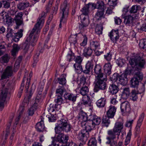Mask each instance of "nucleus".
<instances>
[{
  "label": "nucleus",
  "mask_w": 146,
  "mask_h": 146,
  "mask_svg": "<svg viewBox=\"0 0 146 146\" xmlns=\"http://www.w3.org/2000/svg\"><path fill=\"white\" fill-rule=\"evenodd\" d=\"M72 129V126L67 120L61 119L58 121L55 128L56 133L59 134L55 139L56 141L58 143H66L69 139V136L62 133V131L66 133L70 132Z\"/></svg>",
  "instance_id": "nucleus-1"
},
{
  "label": "nucleus",
  "mask_w": 146,
  "mask_h": 146,
  "mask_svg": "<svg viewBox=\"0 0 146 146\" xmlns=\"http://www.w3.org/2000/svg\"><path fill=\"white\" fill-rule=\"evenodd\" d=\"M95 73L97 75L95 81L94 91L98 92L99 90H104L107 87L106 81L107 78L105 74L102 72V67L98 64L96 65L94 69Z\"/></svg>",
  "instance_id": "nucleus-2"
},
{
  "label": "nucleus",
  "mask_w": 146,
  "mask_h": 146,
  "mask_svg": "<svg viewBox=\"0 0 146 146\" xmlns=\"http://www.w3.org/2000/svg\"><path fill=\"white\" fill-rule=\"evenodd\" d=\"M123 127V123L122 122H116L113 130H109L108 131L109 136L106 137L107 141L106 143L109 145V146H117V142L114 140L115 138L116 135L118 136L117 139H118L119 135H120Z\"/></svg>",
  "instance_id": "nucleus-3"
},
{
  "label": "nucleus",
  "mask_w": 146,
  "mask_h": 146,
  "mask_svg": "<svg viewBox=\"0 0 146 146\" xmlns=\"http://www.w3.org/2000/svg\"><path fill=\"white\" fill-rule=\"evenodd\" d=\"M38 34L36 33L34 28L33 29L29 36L27 38L25 42L22 44V48L25 52H26L27 51L30 44L33 47L35 46L38 38Z\"/></svg>",
  "instance_id": "nucleus-4"
},
{
  "label": "nucleus",
  "mask_w": 146,
  "mask_h": 146,
  "mask_svg": "<svg viewBox=\"0 0 146 146\" xmlns=\"http://www.w3.org/2000/svg\"><path fill=\"white\" fill-rule=\"evenodd\" d=\"M128 67L122 74L119 75L117 73H114L110 77L111 80L113 83L118 85L120 84L123 86H125L128 83Z\"/></svg>",
  "instance_id": "nucleus-5"
},
{
  "label": "nucleus",
  "mask_w": 146,
  "mask_h": 146,
  "mask_svg": "<svg viewBox=\"0 0 146 146\" xmlns=\"http://www.w3.org/2000/svg\"><path fill=\"white\" fill-rule=\"evenodd\" d=\"M93 9L96 8L98 9L96 15L95 17L97 19H99L102 17L104 13L105 7L104 4L102 1H98L96 4H95Z\"/></svg>",
  "instance_id": "nucleus-6"
},
{
  "label": "nucleus",
  "mask_w": 146,
  "mask_h": 146,
  "mask_svg": "<svg viewBox=\"0 0 146 146\" xmlns=\"http://www.w3.org/2000/svg\"><path fill=\"white\" fill-rule=\"evenodd\" d=\"M46 13L44 12L42 13L40 15L39 18L37 20V23L35 25L34 27L35 29L36 33L39 34L40 32V30L42 28L44 23V18L46 16Z\"/></svg>",
  "instance_id": "nucleus-7"
},
{
  "label": "nucleus",
  "mask_w": 146,
  "mask_h": 146,
  "mask_svg": "<svg viewBox=\"0 0 146 146\" xmlns=\"http://www.w3.org/2000/svg\"><path fill=\"white\" fill-rule=\"evenodd\" d=\"M129 63L132 67L137 66L141 68L143 67L145 64V60L141 58L139 56L135 57L131 59Z\"/></svg>",
  "instance_id": "nucleus-8"
},
{
  "label": "nucleus",
  "mask_w": 146,
  "mask_h": 146,
  "mask_svg": "<svg viewBox=\"0 0 146 146\" xmlns=\"http://www.w3.org/2000/svg\"><path fill=\"white\" fill-rule=\"evenodd\" d=\"M23 30L20 29L19 31L16 33H7L6 35V37L8 38H12V39L17 42L18 41L19 38H21L23 36Z\"/></svg>",
  "instance_id": "nucleus-9"
},
{
  "label": "nucleus",
  "mask_w": 146,
  "mask_h": 146,
  "mask_svg": "<svg viewBox=\"0 0 146 146\" xmlns=\"http://www.w3.org/2000/svg\"><path fill=\"white\" fill-rule=\"evenodd\" d=\"M62 11H60V13L61 15V17L60 21V24L59 25L60 28L62 27V23H64L66 21V19L68 16L69 12H68V8H65V7L62 6Z\"/></svg>",
  "instance_id": "nucleus-10"
},
{
  "label": "nucleus",
  "mask_w": 146,
  "mask_h": 146,
  "mask_svg": "<svg viewBox=\"0 0 146 146\" xmlns=\"http://www.w3.org/2000/svg\"><path fill=\"white\" fill-rule=\"evenodd\" d=\"M8 92V89L6 88H3L0 95V107L1 108L4 107V103L5 101Z\"/></svg>",
  "instance_id": "nucleus-11"
},
{
  "label": "nucleus",
  "mask_w": 146,
  "mask_h": 146,
  "mask_svg": "<svg viewBox=\"0 0 146 146\" xmlns=\"http://www.w3.org/2000/svg\"><path fill=\"white\" fill-rule=\"evenodd\" d=\"M81 125L82 127L85 129L86 132H88L94 129L95 127L94 125L93 124L92 120L90 119L86 121H82Z\"/></svg>",
  "instance_id": "nucleus-12"
},
{
  "label": "nucleus",
  "mask_w": 146,
  "mask_h": 146,
  "mask_svg": "<svg viewBox=\"0 0 146 146\" xmlns=\"http://www.w3.org/2000/svg\"><path fill=\"white\" fill-rule=\"evenodd\" d=\"M13 73L12 67L9 66H7L1 76V80H3L9 78L12 76Z\"/></svg>",
  "instance_id": "nucleus-13"
},
{
  "label": "nucleus",
  "mask_w": 146,
  "mask_h": 146,
  "mask_svg": "<svg viewBox=\"0 0 146 146\" xmlns=\"http://www.w3.org/2000/svg\"><path fill=\"white\" fill-rule=\"evenodd\" d=\"M23 13L22 12H19L15 15L14 20L17 25L16 29L19 28V26L23 24V18L22 17Z\"/></svg>",
  "instance_id": "nucleus-14"
},
{
  "label": "nucleus",
  "mask_w": 146,
  "mask_h": 146,
  "mask_svg": "<svg viewBox=\"0 0 146 146\" xmlns=\"http://www.w3.org/2000/svg\"><path fill=\"white\" fill-rule=\"evenodd\" d=\"M95 5L94 3H89L84 7L82 9V14L80 16V18H83L84 15H87L89 13V9L91 8L92 9H93L94 6Z\"/></svg>",
  "instance_id": "nucleus-15"
},
{
  "label": "nucleus",
  "mask_w": 146,
  "mask_h": 146,
  "mask_svg": "<svg viewBox=\"0 0 146 146\" xmlns=\"http://www.w3.org/2000/svg\"><path fill=\"white\" fill-rule=\"evenodd\" d=\"M144 116L145 114L144 113H142L139 116L135 127V134L136 135H138L140 133V128Z\"/></svg>",
  "instance_id": "nucleus-16"
},
{
  "label": "nucleus",
  "mask_w": 146,
  "mask_h": 146,
  "mask_svg": "<svg viewBox=\"0 0 146 146\" xmlns=\"http://www.w3.org/2000/svg\"><path fill=\"white\" fill-rule=\"evenodd\" d=\"M118 30H112L109 33V36L113 42H115L119 38Z\"/></svg>",
  "instance_id": "nucleus-17"
},
{
  "label": "nucleus",
  "mask_w": 146,
  "mask_h": 146,
  "mask_svg": "<svg viewBox=\"0 0 146 146\" xmlns=\"http://www.w3.org/2000/svg\"><path fill=\"white\" fill-rule=\"evenodd\" d=\"M116 109V108L114 106H110L109 107V109L106 112L107 116L110 118H113L115 115Z\"/></svg>",
  "instance_id": "nucleus-18"
},
{
  "label": "nucleus",
  "mask_w": 146,
  "mask_h": 146,
  "mask_svg": "<svg viewBox=\"0 0 146 146\" xmlns=\"http://www.w3.org/2000/svg\"><path fill=\"white\" fill-rule=\"evenodd\" d=\"M81 20V23L79 26V29L81 30H83L85 28L88 27L89 23V21L88 19H86L85 17H84L82 19V18H80Z\"/></svg>",
  "instance_id": "nucleus-19"
},
{
  "label": "nucleus",
  "mask_w": 146,
  "mask_h": 146,
  "mask_svg": "<svg viewBox=\"0 0 146 146\" xmlns=\"http://www.w3.org/2000/svg\"><path fill=\"white\" fill-rule=\"evenodd\" d=\"M29 3L27 1L20 2L17 5V8L20 10H23L28 7L30 5Z\"/></svg>",
  "instance_id": "nucleus-20"
},
{
  "label": "nucleus",
  "mask_w": 146,
  "mask_h": 146,
  "mask_svg": "<svg viewBox=\"0 0 146 146\" xmlns=\"http://www.w3.org/2000/svg\"><path fill=\"white\" fill-rule=\"evenodd\" d=\"M90 119L92 120L94 126L96 125H98L100 124L101 121V119L100 117L97 116L94 114H91L89 116Z\"/></svg>",
  "instance_id": "nucleus-21"
},
{
  "label": "nucleus",
  "mask_w": 146,
  "mask_h": 146,
  "mask_svg": "<svg viewBox=\"0 0 146 146\" xmlns=\"http://www.w3.org/2000/svg\"><path fill=\"white\" fill-rule=\"evenodd\" d=\"M112 66L110 63L108 62L106 63L104 66V73L106 74V76H109L111 73Z\"/></svg>",
  "instance_id": "nucleus-22"
},
{
  "label": "nucleus",
  "mask_w": 146,
  "mask_h": 146,
  "mask_svg": "<svg viewBox=\"0 0 146 146\" xmlns=\"http://www.w3.org/2000/svg\"><path fill=\"white\" fill-rule=\"evenodd\" d=\"M64 98L73 102H75L76 100L77 96L72 94L66 93L64 95Z\"/></svg>",
  "instance_id": "nucleus-23"
},
{
  "label": "nucleus",
  "mask_w": 146,
  "mask_h": 146,
  "mask_svg": "<svg viewBox=\"0 0 146 146\" xmlns=\"http://www.w3.org/2000/svg\"><path fill=\"white\" fill-rule=\"evenodd\" d=\"M88 134L85 130H82L79 133L78 138L82 142L85 141L87 139Z\"/></svg>",
  "instance_id": "nucleus-24"
},
{
  "label": "nucleus",
  "mask_w": 146,
  "mask_h": 146,
  "mask_svg": "<svg viewBox=\"0 0 146 146\" xmlns=\"http://www.w3.org/2000/svg\"><path fill=\"white\" fill-rule=\"evenodd\" d=\"M35 127L37 130L38 132H42L44 131L45 127L42 117H41L40 121L36 124Z\"/></svg>",
  "instance_id": "nucleus-25"
},
{
  "label": "nucleus",
  "mask_w": 146,
  "mask_h": 146,
  "mask_svg": "<svg viewBox=\"0 0 146 146\" xmlns=\"http://www.w3.org/2000/svg\"><path fill=\"white\" fill-rule=\"evenodd\" d=\"M128 106V102L126 101L122 103L120 105L121 111L123 115H127V109Z\"/></svg>",
  "instance_id": "nucleus-26"
},
{
  "label": "nucleus",
  "mask_w": 146,
  "mask_h": 146,
  "mask_svg": "<svg viewBox=\"0 0 146 146\" xmlns=\"http://www.w3.org/2000/svg\"><path fill=\"white\" fill-rule=\"evenodd\" d=\"M116 84L110 85L109 87V92L112 94H116L118 91L119 88L118 85H116Z\"/></svg>",
  "instance_id": "nucleus-27"
},
{
  "label": "nucleus",
  "mask_w": 146,
  "mask_h": 146,
  "mask_svg": "<svg viewBox=\"0 0 146 146\" xmlns=\"http://www.w3.org/2000/svg\"><path fill=\"white\" fill-rule=\"evenodd\" d=\"M106 103V99L104 98H101L98 100L96 102L97 106L99 108H102L104 107Z\"/></svg>",
  "instance_id": "nucleus-28"
},
{
  "label": "nucleus",
  "mask_w": 146,
  "mask_h": 146,
  "mask_svg": "<svg viewBox=\"0 0 146 146\" xmlns=\"http://www.w3.org/2000/svg\"><path fill=\"white\" fill-rule=\"evenodd\" d=\"M122 17L124 19V23L126 25L128 23V7H126L123 8Z\"/></svg>",
  "instance_id": "nucleus-29"
},
{
  "label": "nucleus",
  "mask_w": 146,
  "mask_h": 146,
  "mask_svg": "<svg viewBox=\"0 0 146 146\" xmlns=\"http://www.w3.org/2000/svg\"><path fill=\"white\" fill-rule=\"evenodd\" d=\"M90 48L92 50H95L100 48V44L99 42L97 41L91 40L90 41Z\"/></svg>",
  "instance_id": "nucleus-30"
},
{
  "label": "nucleus",
  "mask_w": 146,
  "mask_h": 146,
  "mask_svg": "<svg viewBox=\"0 0 146 146\" xmlns=\"http://www.w3.org/2000/svg\"><path fill=\"white\" fill-rule=\"evenodd\" d=\"M92 52V50L91 48H85L84 49L83 55L85 57H88L91 56Z\"/></svg>",
  "instance_id": "nucleus-31"
},
{
  "label": "nucleus",
  "mask_w": 146,
  "mask_h": 146,
  "mask_svg": "<svg viewBox=\"0 0 146 146\" xmlns=\"http://www.w3.org/2000/svg\"><path fill=\"white\" fill-rule=\"evenodd\" d=\"M140 82L137 78L133 77L130 81V86L131 87L137 88L139 84V82Z\"/></svg>",
  "instance_id": "nucleus-32"
},
{
  "label": "nucleus",
  "mask_w": 146,
  "mask_h": 146,
  "mask_svg": "<svg viewBox=\"0 0 146 146\" xmlns=\"http://www.w3.org/2000/svg\"><path fill=\"white\" fill-rule=\"evenodd\" d=\"M13 49L11 51V54L13 56L15 57L18 53L20 49V47L17 44H14L13 45Z\"/></svg>",
  "instance_id": "nucleus-33"
},
{
  "label": "nucleus",
  "mask_w": 146,
  "mask_h": 146,
  "mask_svg": "<svg viewBox=\"0 0 146 146\" xmlns=\"http://www.w3.org/2000/svg\"><path fill=\"white\" fill-rule=\"evenodd\" d=\"M33 92L32 90H30L29 96H25L23 100V102L24 103L25 106L27 105L29 102L30 99L31 98L32 95L33 94Z\"/></svg>",
  "instance_id": "nucleus-34"
},
{
  "label": "nucleus",
  "mask_w": 146,
  "mask_h": 146,
  "mask_svg": "<svg viewBox=\"0 0 146 146\" xmlns=\"http://www.w3.org/2000/svg\"><path fill=\"white\" fill-rule=\"evenodd\" d=\"M141 8V7L139 5H133L129 9V13L131 14L136 13L139 10H140Z\"/></svg>",
  "instance_id": "nucleus-35"
},
{
  "label": "nucleus",
  "mask_w": 146,
  "mask_h": 146,
  "mask_svg": "<svg viewBox=\"0 0 146 146\" xmlns=\"http://www.w3.org/2000/svg\"><path fill=\"white\" fill-rule=\"evenodd\" d=\"M75 71L78 73H80L83 71V69L81 64L75 63L74 65Z\"/></svg>",
  "instance_id": "nucleus-36"
},
{
  "label": "nucleus",
  "mask_w": 146,
  "mask_h": 146,
  "mask_svg": "<svg viewBox=\"0 0 146 146\" xmlns=\"http://www.w3.org/2000/svg\"><path fill=\"white\" fill-rule=\"evenodd\" d=\"M66 75L65 74L61 75L59 78H58V82L62 85L65 84L66 83Z\"/></svg>",
  "instance_id": "nucleus-37"
},
{
  "label": "nucleus",
  "mask_w": 146,
  "mask_h": 146,
  "mask_svg": "<svg viewBox=\"0 0 146 146\" xmlns=\"http://www.w3.org/2000/svg\"><path fill=\"white\" fill-rule=\"evenodd\" d=\"M137 94L136 90H134L132 91L131 93L128 96H130V99L132 100L135 101L136 100L137 98Z\"/></svg>",
  "instance_id": "nucleus-38"
},
{
  "label": "nucleus",
  "mask_w": 146,
  "mask_h": 146,
  "mask_svg": "<svg viewBox=\"0 0 146 146\" xmlns=\"http://www.w3.org/2000/svg\"><path fill=\"white\" fill-rule=\"evenodd\" d=\"M133 77L137 78V79L141 82L143 79V75L142 73L139 71H135Z\"/></svg>",
  "instance_id": "nucleus-39"
},
{
  "label": "nucleus",
  "mask_w": 146,
  "mask_h": 146,
  "mask_svg": "<svg viewBox=\"0 0 146 146\" xmlns=\"http://www.w3.org/2000/svg\"><path fill=\"white\" fill-rule=\"evenodd\" d=\"M88 92V88L86 86L82 87L81 88L80 91V94L83 96H86Z\"/></svg>",
  "instance_id": "nucleus-40"
},
{
  "label": "nucleus",
  "mask_w": 146,
  "mask_h": 146,
  "mask_svg": "<svg viewBox=\"0 0 146 146\" xmlns=\"http://www.w3.org/2000/svg\"><path fill=\"white\" fill-rule=\"evenodd\" d=\"M65 91V89L63 86H59L56 90V95L62 96L64 92Z\"/></svg>",
  "instance_id": "nucleus-41"
},
{
  "label": "nucleus",
  "mask_w": 146,
  "mask_h": 146,
  "mask_svg": "<svg viewBox=\"0 0 146 146\" xmlns=\"http://www.w3.org/2000/svg\"><path fill=\"white\" fill-rule=\"evenodd\" d=\"M110 117L107 116H104L102 119V123L104 126L108 127L110 123V121L109 120Z\"/></svg>",
  "instance_id": "nucleus-42"
},
{
  "label": "nucleus",
  "mask_w": 146,
  "mask_h": 146,
  "mask_svg": "<svg viewBox=\"0 0 146 146\" xmlns=\"http://www.w3.org/2000/svg\"><path fill=\"white\" fill-rule=\"evenodd\" d=\"M123 91L122 92L121 98L124 99H127L128 98V88H123Z\"/></svg>",
  "instance_id": "nucleus-43"
},
{
  "label": "nucleus",
  "mask_w": 146,
  "mask_h": 146,
  "mask_svg": "<svg viewBox=\"0 0 146 146\" xmlns=\"http://www.w3.org/2000/svg\"><path fill=\"white\" fill-rule=\"evenodd\" d=\"M103 29V27L102 25L101 24L97 25L96 29V33L99 35L101 34L102 33V31Z\"/></svg>",
  "instance_id": "nucleus-44"
},
{
  "label": "nucleus",
  "mask_w": 146,
  "mask_h": 146,
  "mask_svg": "<svg viewBox=\"0 0 146 146\" xmlns=\"http://www.w3.org/2000/svg\"><path fill=\"white\" fill-rule=\"evenodd\" d=\"M138 18V15L133 14L132 15H128V24L132 23L135 19Z\"/></svg>",
  "instance_id": "nucleus-45"
},
{
  "label": "nucleus",
  "mask_w": 146,
  "mask_h": 146,
  "mask_svg": "<svg viewBox=\"0 0 146 146\" xmlns=\"http://www.w3.org/2000/svg\"><path fill=\"white\" fill-rule=\"evenodd\" d=\"M139 46L141 49L146 50V39H141L140 40Z\"/></svg>",
  "instance_id": "nucleus-46"
},
{
  "label": "nucleus",
  "mask_w": 146,
  "mask_h": 146,
  "mask_svg": "<svg viewBox=\"0 0 146 146\" xmlns=\"http://www.w3.org/2000/svg\"><path fill=\"white\" fill-rule=\"evenodd\" d=\"M57 96L56 98L54 100V102L56 104H58L57 105V106L60 107V104L62 103V96L56 95Z\"/></svg>",
  "instance_id": "nucleus-47"
},
{
  "label": "nucleus",
  "mask_w": 146,
  "mask_h": 146,
  "mask_svg": "<svg viewBox=\"0 0 146 146\" xmlns=\"http://www.w3.org/2000/svg\"><path fill=\"white\" fill-rule=\"evenodd\" d=\"M96 141L94 138H92L88 141V146H97Z\"/></svg>",
  "instance_id": "nucleus-48"
},
{
  "label": "nucleus",
  "mask_w": 146,
  "mask_h": 146,
  "mask_svg": "<svg viewBox=\"0 0 146 146\" xmlns=\"http://www.w3.org/2000/svg\"><path fill=\"white\" fill-rule=\"evenodd\" d=\"M37 107L35 105L31 107L28 111V114L29 115L32 116L34 114V112L35 111Z\"/></svg>",
  "instance_id": "nucleus-49"
},
{
  "label": "nucleus",
  "mask_w": 146,
  "mask_h": 146,
  "mask_svg": "<svg viewBox=\"0 0 146 146\" xmlns=\"http://www.w3.org/2000/svg\"><path fill=\"white\" fill-rule=\"evenodd\" d=\"M21 59H17L15 64L14 67V71L16 72L19 69L20 66V63L21 62Z\"/></svg>",
  "instance_id": "nucleus-50"
},
{
  "label": "nucleus",
  "mask_w": 146,
  "mask_h": 146,
  "mask_svg": "<svg viewBox=\"0 0 146 146\" xmlns=\"http://www.w3.org/2000/svg\"><path fill=\"white\" fill-rule=\"evenodd\" d=\"M48 116V118L49 122H53L55 121L56 119V115H54L52 114H50V115H47Z\"/></svg>",
  "instance_id": "nucleus-51"
},
{
  "label": "nucleus",
  "mask_w": 146,
  "mask_h": 146,
  "mask_svg": "<svg viewBox=\"0 0 146 146\" xmlns=\"http://www.w3.org/2000/svg\"><path fill=\"white\" fill-rule=\"evenodd\" d=\"M125 62V60L121 58H119L116 61V63L118 66L119 67H122Z\"/></svg>",
  "instance_id": "nucleus-52"
},
{
  "label": "nucleus",
  "mask_w": 146,
  "mask_h": 146,
  "mask_svg": "<svg viewBox=\"0 0 146 146\" xmlns=\"http://www.w3.org/2000/svg\"><path fill=\"white\" fill-rule=\"evenodd\" d=\"M83 104L84 105L88 104L90 101L89 97L87 95L84 96L82 98Z\"/></svg>",
  "instance_id": "nucleus-53"
},
{
  "label": "nucleus",
  "mask_w": 146,
  "mask_h": 146,
  "mask_svg": "<svg viewBox=\"0 0 146 146\" xmlns=\"http://www.w3.org/2000/svg\"><path fill=\"white\" fill-rule=\"evenodd\" d=\"M42 97H39L38 96H36L34 105L37 107V105L40 102H41L42 100Z\"/></svg>",
  "instance_id": "nucleus-54"
},
{
  "label": "nucleus",
  "mask_w": 146,
  "mask_h": 146,
  "mask_svg": "<svg viewBox=\"0 0 146 146\" xmlns=\"http://www.w3.org/2000/svg\"><path fill=\"white\" fill-rule=\"evenodd\" d=\"M57 106L56 104H55L54 106L52 104H50L49 107L48 108V112L51 113V112H53L55 110H58L57 109V107H56Z\"/></svg>",
  "instance_id": "nucleus-55"
},
{
  "label": "nucleus",
  "mask_w": 146,
  "mask_h": 146,
  "mask_svg": "<svg viewBox=\"0 0 146 146\" xmlns=\"http://www.w3.org/2000/svg\"><path fill=\"white\" fill-rule=\"evenodd\" d=\"M2 5H3V7L6 9H8L10 7V3L9 1H4L2 2Z\"/></svg>",
  "instance_id": "nucleus-56"
},
{
  "label": "nucleus",
  "mask_w": 146,
  "mask_h": 146,
  "mask_svg": "<svg viewBox=\"0 0 146 146\" xmlns=\"http://www.w3.org/2000/svg\"><path fill=\"white\" fill-rule=\"evenodd\" d=\"M2 62L5 63H7L10 58L8 54H6L1 57Z\"/></svg>",
  "instance_id": "nucleus-57"
},
{
  "label": "nucleus",
  "mask_w": 146,
  "mask_h": 146,
  "mask_svg": "<svg viewBox=\"0 0 146 146\" xmlns=\"http://www.w3.org/2000/svg\"><path fill=\"white\" fill-rule=\"evenodd\" d=\"M114 7L113 6H110L108 7L106 10L105 14L108 15L111 14L113 13V10Z\"/></svg>",
  "instance_id": "nucleus-58"
},
{
  "label": "nucleus",
  "mask_w": 146,
  "mask_h": 146,
  "mask_svg": "<svg viewBox=\"0 0 146 146\" xmlns=\"http://www.w3.org/2000/svg\"><path fill=\"white\" fill-rule=\"evenodd\" d=\"M86 76H85L84 75H83L80 78V85H84L86 84Z\"/></svg>",
  "instance_id": "nucleus-59"
},
{
  "label": "nucleus",
  "mask_w": 146,
  "mask_h": 146,
  "mask_svg": "<svg viewBox=\"0 0 146 146\" xmlns=\"http://www.w3.org/2000/svg\"><path fill=\"white\" fill-rule=\"evenodd\" d=\"M62 6L65 7V8H66V7L68 8V12H69V3L68 2V0H65L64 2L61 5L60 7L61 11H62Z\"/></svg>",
  "instance_id": "nucleus-60"
},
{
  "label": "nucleus",
  "mask_w": 146,
  "mask_h": 146,
  "mask_svg": "<svg viewBox=\"0 0 146 146\" xmlns=\"http://www.w3.org/2000/svg\"><path fill=\"white\" fill-rule=\"evenodd\" d=\"M85 66L91 71L93 68L94 64L92 62L88 61Z\"/></svg>",
  "instance_id": "nucleus-61"
},
{
  "label": "nucleus",
  "mask_w": 146,
  "mask_h": 146,
  "mask_svg": "<svg viewBox=\"0 0 146 146\" xmlns=\"http://www.w3.org/2000/svg\"><path fill=\"white\" fill-rule=\"evenodd\" d=\"M14 19L10 17H7L6 19V23L8 25H11L13 22Z\"/></svg>",
  "instance_id": "nucleus-62"
},
{
  "label": "nucleus",
  "mask_w": 146,
  "mask_h": 146,
  "mask_svg": "<svg viewBox=\"0 0 146 146\" xmlns=\"http://www.w3.org/2000/svg\"><path fill=\"white\" fill-rule=\"evenodd\" d=\"M83 58L82 57L80 56H77L76 58L75 61V63L81 64L82 62Z\"/></svg>",
  "instance_id": "nucleus-63"
},
{
  "label": "nucleus",
  "mask_w": 146,
  "mask_h": 146,
  "mask_svg": "<svg viewBox=\"0 0 146 146\" xmlns=\"http://www.w3.org/2000/svg\"><path fill=\"white\" fill-rule=\"evenodd\" d=\"M74 57V54L71 52L68 53L67 56V59L69 61H71L72 59Z\"/></svg>",
  "instance_id": "nucleus-64"
}]
</instances>
